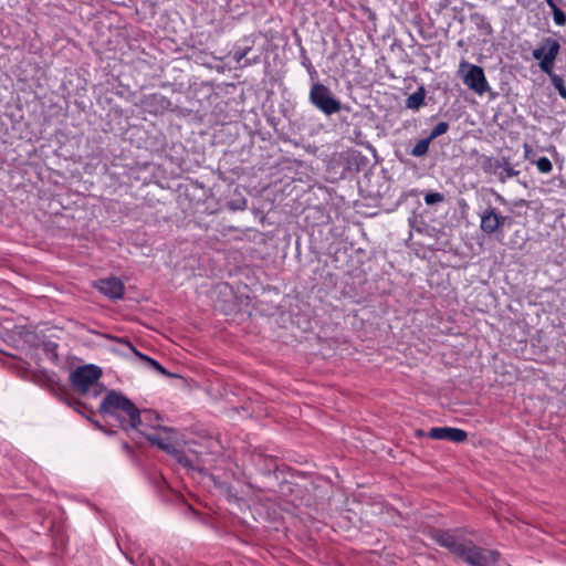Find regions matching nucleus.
Segmentation results:
<instances>
[{
	"label": "nucleus",
	"instance_id": "f257e3e1",
	"mask_svg": "<svg viewBox=\"0 0 566 566\" xmlns=\"http://www.w3.org/2000/svg\"><path fill=\"white\" fill-rule=\"evenodd\" d=\"M99 411L104 415L116 416L118 412H123L128 417V426L132 429H139L142 424L139 410L136 406L127 399L124 395L109 391L103 399Z\"/></svg>",
	"mask_w": 566,
	"mask_h": 566
},
{
	"label": "nucleus",
	"instance_id": "f03ea898",
	"mask_svg": "<svg viewBox=\"0 0 566 566\" xmlns=\"http://www.w3.org/2000/svg\"><path fill=\"white\" fill-rule=\"evenodd\" d=\"M310 102L325 115L338 113L340 102L335 98L332 91L322 83H314L310 91Z\"/></svg>",
	"mask_w": 566,
	"mask_h": 566
},
{
	"label": "nucleus",
	"instance_id": "7ed1b4c3",
	"mask_svg": "<svg viewBox=\"0 0 566 566\" xmlns=\"http://www.w3.org/2000/svg\"><path fill=\"white\" fill-rule=\"evenodd\" d=\"M432 538L440 546L447 548L450 553L462 560H464L472 544L471 541L450 531L434 530L432 532Z\"/></svg>",
	"mask_w": 566,
	"mask_h": 566
},
{
	"label": "nucleus",
	"instance_id": "20e7f679",
	"mask_svg": "<svg viewBox=\"0 0 566 566\" xmlns=\"http://www.w3.org/2000/svg\"><path fill=\"white\" fill-rule=\"evenodd\" d=\"M459 72L462 75L463 83L476 94L482 95L489 91L490 87L482 67L461 62Z\"/></svg>",
	"mask_w": 566,
	"mask_h": 566
},
{
	"label": "nucleus",
	"instance_id": "39448f33",
	"mask_svg": "<svg viewBox=\"0 0 566 566\" xmlns=\"http://www.w3.org/2000/svg\"><path fill=\"white\" fill-rule=\"evenodd\" d=\"M559 50L560 45L556 40L546 38L543 40V44L533 51V57L539 62V69L546 74H551L553 71Z\"/></svg>",
	"mask_w": 566,
	"mask_h": 566
},
{
	"label": "nucleus",
	"instance_id": "423d86ee",
	"mask_svg": "<svg viewBox=\"0 0 566 566\" xmlns=\"http://www.w3.org/2000/svg\"><path fill=\"white\" fill-rule=\"evenodd\" d=\"M102 371L93 365L76 368L71 374L73 387L81 394H86L88 389L99 379Z\"/></svg>",
	"mask_w": 566,
	"mask_h": 566
},
{
	"label": "nucleus",
	"instance_id": "0eeeda50",
	"mask_svg": "<svg viewBox=\"0 0 566 566\" xmlns=\"http://www.w3.org/2000/svg\"><path fill=\"white\" fill-rule=\"evenodd\" d=\"M164 432L167 433V437H160L156 434L147 436V439L156 444L158 448L164 450L165 452L174 455L178 462L188 465V460L178 449V440L175 438V431L170 428H163Z\"/></svg>",
	"mask_w": 566,
	"mask_h": 566
},
{
	"label": "nucleus",
	"instance_id": "6e6552de",
	"mask_svg": "<svg viewBox=\"0 0 566 566\" xmlns=\"http://www.w3.org/2000/svg\"><path fill=\"white\" fill-rule=\"evenodd\" d=\"M463 562L471 566H500V554L496 551L481 548L473 543Z\"/></svg>",
	"mask_w": 566,
	"mask_h": 566
},
{
	"label": "nucleus",
	"instance_id": "1a4fd4ad",
	"mask_svg": "<svg viewBox=\"0 0 566 566\" xmlns=\"http://www.w3.org/2000/svg\"><path fill=\"white\" fill-rule=\"evenodd\" d=\"M482 168L485 172L495 175L501 182L518 175V171L511 166L509 158L497 160L492 157H484Z\"/></svg>",
	"mask_w": 566,
	"mask_h": 566
},
{
	"label": "nucleus",
	"instance_id": "9d476101",
	"mask_svg": "<svg viewBox=\"0 0 566 566\" xmlns=\"http://www.w3.org/2000/svg\"><path fill=\"white\" fill-rule=\"evenodd\" d=\"M506 218L496 213L494 208H488L481 214V230L486 234H493L505 224Z\"/></svg>",
	"mask_w": 566,
	"mask_h": 566
},
{
	"label": "nucleus",
	"instance_id": "9b49d317",
	"mask_svg": "<svg viewBox=\"0 0 566 566\" xmlns=\"http://www.w3.org/2000/svg\"><path fill=\"white\" fill-rule=\"evenodd\" d=\"M428 436L436 440H449L453 442H463L468 438V433L458 428L436 427L431 428Z\"/></svg>",
	"mask_w": 566,
	"mask_h": 566
},
{
	"label": "nucleus",
	"instance_id": "f8f14e48",
	"mask_svg": "<svg viewBox=\"0 0 566 566\" xmlns=\"http://www.w3.org/2000/svg\"><path fill=\"white\" fill-rule=\"evenodd\" d=\"M96 287L109 298H122L125 290L123 282L116 277L99 280Z\"/></svg>",
	"mask_w": 566,
	"mask_h": 566
},
{
	"label": "nucleus",
	"instance_id": "ddd939ff",
	"mask_svg": "<svg viewBox=\"0 0 566 566\" xmlns=\"http://www.w3.org/2000/svg\"><path fill=\"white\" fill-rule=\"evenodd\" d=\"M122 343L125 344L140 359L147 361L155 370L163 375L170 376V374L158 361L140 354L129 342L123 340Z\"/></svg>",
	"mask_w": 566,
	"mask_h": 566
},
{
	"label": "nucleus",
	"instance_id": "4468645a",
	"mask_svg": "<svg viewBox=\"0 0 566 566\" xmlns=\"http://www.w3.org/2000/svg\"><path fill=\"white\" fill-rule=\"evenodd\" d=\"M431 142L432 140L429 137L419 140L415 145V147L412 148L411 155L415 156V157H422V156H424L428 153V150H429V146H430Z\"/></svg>",
	"mask_w": 566,
	"mask_h": 566
},
{
	"label": "nucleus",
	"instance_id": "2eb2a0df",
	"mask_svg": "<svg viewBox=\"0 0 566 566\" xmlns=\"http://www.w3.org/2000/svg\"><path fill=\"white\" fill-rule=\"evenodd\" d=\"M548 75L552 80L554 87L558 91L559 95L566 99V87L564 84V80L559 75L553 73V71H551V74Z\"/></svg>",
	"mask_w": 566,
	"mask_h": 566
},
{
	"label": "nucleus",
	"instance_id": "dca6fc26",
	"mask_svg": "<svg viewBox=\"0 0 566 566\" xmlns=\"http://www.w3.org/2000/svg\"><path fill=\"white\" fill-rule=\"evenodd\" d=\"M423 99H424L423 94L417 92V93L411 94L407 98L406 105H407L408 108L417 109V108H419L423 104Z\"/></svg>",
	"mask_w": 566,
	"mask_h": 566
},
{
	"label": "nucleus",
	"instance_id": "f3484780",
	"mask_svg": "<svg viewBox=\"0 0 566 566\" xmlns=\"http://www.w3.org/2000/svg\"><path fill=\"white\" fill-rule=\"evenodd\" d=\"M449 129V124L447 122H440L438 123L433 129L431 130L430 135L428 136L431 140L436 139L437 137L446 134Z\"/></svg>",
	"mask_w": 566,
	"mask_h": 566
},
{
	"label": "nucleus",
	"instance_id": "a211bd4d",
	"mask_svg": "<svg viewBox=\"0 0 566 566\" xmlns=\"http://www.w3.org/2000/svg\"><path fill=\"white\" fill-rule=\"evenodd\" d=\"M553 11L554 22L557 25H564L566 23V14L556 6L554 2L553 4H549Z\"/></svg>",
	"mask_w": 566,
	"mask_h": 566
},
{
	"label": "nucleus",
	"instance_id": "6ab92c4d",
	"mask_svg": "<svg viewBox=\"0 0 566 566\" xmlns=\"http://www.w3.org/2000/svg\"><path fill=\"white\" fill-rule=\"evenodd\" d=\"M536 167L543 174H548L553 169V165L547 157H541L539 159H537Z\"/></svg>",
	"mask_w": 566,
	"mask_h": 566
},
{
	"label": "nucleus",
	"instance_id": "aec40b11",
	"mask_svg": "<svg viewBox=\"0 0 566 566\" xmlns=\"http://www.w3.org/2000/svg\"><path fill=\"white\" fill-rule=\"evenodd\" d=\"M444 200V196L440 192H428L424 196V202L428 206H432L439 202H442Z\"/></svg>",
	"mask_w": 566,
	"mask_h": 566
},
{
	"label": "nucleus",
	"instance_id": "412c9836",
	"mask_svg": "<svg viewBox=\"0 0 566 566\" xmlns=\"http://www.w3.org/2000/svg\"><path fill=\"white\" fill-rule=\"evenodd\" d=\"M250 48H244V49H238L233 52V60L237 62V63H241L242 60H244V57L247 56L248 52H249Z\"/></svg>",
	"mask_w": 566,
	"mask_h": 566
},
{
	"label": "nucleus",
	"instance_id": "4be33fe9",
	"mask_svg": "<svg viewBox=\"0 0 566 566\" xmlns=\"http://www.w3.org/2000/svg\"><path fill=\"white\" fill-rule=\"evenodd\" d=\"M547 4H553L554 3V0H546Z\"/></svg>",
	"mask_w": 566,
	"mask_h": 566
}]
</instances>
